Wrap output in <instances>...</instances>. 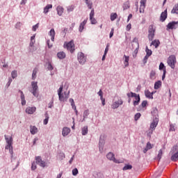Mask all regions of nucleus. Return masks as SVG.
Instances as JSON below:
<instances>
[{"label":"nucleus","mask_w":178,"mask_h":178,"mask_svg":"<svg viewBox=\"0 0 178 178\" xmlns=\"http://www.w3.org/2000/svg\"><path fill=\"white\" fill-rule=\"evenodd\" d=\"M5 140H6L7 145L6 146V149H9L11 156H13V146H12L13 139L12 137L8 138L6 135L4 136Z\"/></svg>","instance_id":"nucleus-2"},{"label":"nucleus","mask_w":178,"mask_h":178,"mask_svg":"<svg viewBox=\"0 0 178 178\" xmlns=\"http://www.w3.org/2000/svg\"><path fill=\"white\" fill-rule=\"evenodd\" d=\"M163 69H166V67H165L163 63H161L159 65V70H163Z\"/></svg>","instance_id":"nucleus-51"},{"label":"nucleus","mask_w":178,"mask_h":178,"mask_svg":"<svg viewBox=\"0 0 178 178\" xmlns=\"http://www.w3.org/2000/svg\"><path fill=\"white\" fill-rule=\"evenodd\" d=\"M131 169H133V166L129 164L125 165L124 167L122 168L123 170H130Z\"/></svg>","instance_id":"nucleus-35"},{"label":"nucleus","mask_w":178,"mask_h":178,"mask_svg":"<svg viewBox=\"0 0 178 178\" xmlns=\"http://www.w3.org/2000/svg\"><path fill=\"white\" fill-rule=\"evenodd\" d=\"M64 48H67V51H70L71 54H73V52H74L75 51L74 42H73V40H71L68 43H65Z\"/></svg>","instance_id":"nucleus-6"},{"label":"nucleus","mask_w":178,"mask_h":178,"mask_svg":"<svg viewBox=\"0 0 178 178\" xmlns=\"http://www.w3.org/2000/svg\"><path fill=\"white\" fill-rule=\"evenodd\" d=\"M155 74H156L155 71H151V72H150V79L152 80H154V79H155Z\"/></svg>","instance_id":"nucleus-43"},{"label":"nucleus","mask_w":178,"mask_h":178,"mask_svg":"<svg viewBox=\"0 0 178 178\" xmlns=\"http://www.w3.org/2000/svg\"><path fill=\"white\" fill-rule=\"evenodd\" d=\"M25 3H27V0H22L20 2V5H24Z\"/></svg>","instance_id":"nucleus-64"},{"label":"nucleus","mask_w":178,"mask_h":178,"mask_svg":"<svg viewBox=\"0 0 178 178\" xmlns=\"http://www.w3.org/2000/svg\"><path fill=\"white\" fill-rule=\"evenodd\" d=\"M37 111V108L35 107H28L26 108V113H28V115H33L34 112Z\"/></svg>","instance_id":"nucleus-13"},{"label":"nucleus","mask_w":178,"mask_h":178,"mask_svg":"<svg viewBox=\"0 0 178 178\" xmlns=\"http://www.w3.org/2000/svg\"><path fill=\"white\" fill-rule=\"evenodd\" d=\"M115 31V29H111V31L110 32V38H112V37H113V33Z\"/></svg>","instance_id":"nucleus-63"},{"label":"nucleus","mask_w":178,"mask_h":178,"mask_svg":"<svg viewBox=\"0 0 178 178\" xmlns=\"http://www.w3.org/2000/svg\"><path fill=\"white\" fill-rule=\"evenodd\" d=\"M82 136H87L88 134V126H84L81 129Z\"/></svg>","instance_id":"nucleus-21"},{"label":"nucleus","mask_w":178,"mask_h":178,"mask_svg":"<svg viewBox=\"0 0 178 178\" xmlns=\"http://www.w3.org/2000/svg\"><path fill=\"white\" fill-rule=\"evenodd\" d=\"M78 174H79V170H77V168H74V170H72L73 176H77Z\"/></svg>","instance_id":"nucleus-44"},{"label":"nucleus","mask_w":178,"mask_h":178,"mask_svg":"<svg viewBox=\"0 0 178 178\" xmlns=\"http://www.w3.org/2000/svg\"><path fill=\"white\" fill-rule=\"evenodd\" d=\"M38 26H39V24H36L35 25H34L32 29L33 31H35L37 29H38Z\"/></svg>","instance_id":"nucleus-58"},{"label":"nucleus","mask_w":178,"mask_h":178,"mask_svg":"<svg viewBox=\"0 0 178 178\" xmlns=\"http://www.w3.org/2000/svg\"><path fill=\"white\" fill-rule=\"evenodd\" d=\"M49 9H52V4H48L44 8L43 13L47 14L49 12Z\"/></svg>","instance_id":"nucleus-25"},{"label":"nucleus","mask_w":178,"mask_h":178,"mask_svg":"<svg viewBox=\"0 0 178 178\" xmlns=\"http://www.w3.org/2000/svg\"><path fill=\"white\" fill-rule=\"evenodd\" d=\"M78 60L81 65H84L87 60V57L84 56V53L80 52L78 54Z\"/></svg>","instance_id":"nucleus-7"},{"label":"nucleus","mask_w":178,"mask_h":178,"mask_svg":"<svg viewBox=\"0 0 178 178\" xmlns=\"http://www.w3.org/2000/svg\"><path fill=\"white\" fill-rule=\"evenodd\" d=\"M37 72H38V68H34L33 73H32V79L35 80V77H37Z\"/></svg>","instance_id":"nucleus-31"},{"label":"nucleus","mask_w":178,"mask_h":178,"mask_svg":"<svg viewBox=\"0 0 178 178\" xmlns=\"http://www.w3.org/2000/svg\"><path fill=\"white\" fill-rule=\"evenodd\" d=\"M177 27H178V21L169 22L167 25V29L168 30L176 29H177Z\"/></svg>","instance_id":"nucleus-9"},{"label":"nucleus","mask_w":178,"mask_h":178,"mask_svg":"<svg viewBox=\"0 0 178 178\" xmlns=\"http://www.w3.org/2000/svg\"><path fill=\"white\" fill-rule=\"evenodd\" d=\"M98 95L100 97V99L101 98H104V96H103V95H104V93L102 92V90H100L99 92H98Z\"/></svg>","instance_id":"nucleus-56"},{"label":"nucleus","mask_w":178,"mask_h":178,"mask_svg":"<svg viewBox=\"0 0 178 178\" xmlns=\"http://www.w3.org/2000/svg\"><path fill=\"white\" fill-rule=\"evenodd\" d=\"M30 131L31 134L34 135V134H37V133H38V129L36 128L35 126H31L30 127Z\"/></svg>","instance_id":"nucleus-18"},{"label":"nucleus","mask_w":178,"mask_h":178,"mask_svg":"<svg viewBox=\"0 0 178 178\" xmlns=\"http://www.w3.org/2000/svg\"><path fill=\"white\" fill-rule=\"evenodd\" d=\"M147 105H148V102H147L146 100H144L141 104L142 108H145Z\"/></svg>","instance_id":"nucleus-47"},{"label":"nucleus","mask_w":178,"mask_h":178,"mask_svg":"<svg viewBox=\"0 0 178 178\" xmlns=\"http://www.w3.org/2000/svg\"><path fill=\"white\" fill-rule=\"evenodd\" d=\"M145 52H146V55H147V56H151V55H152V50L148 49V47L146 46V49H145Z\"/></svg>","instance_id":"nucleus-34"},{"label":"nucleus","mask_w":178,"mask_h":178,"mask_svg":"<svg viewBox=\"0 0 178 178\" xmlns=\"http://www.w3.org/2000/svg\"><path fill=\"white\" fill-rule=\"evenodd\" d=\"M159 122V119L158 118H155L152 122L150 124V129H152V130H155V129L156 128V127L158 126V123Z\"/></svg>","instance_id":"nucleus-12"},{"label":"nucleus","mask_w":178,"mask_h":178,"mask_svg":"<svg viewBox=\"0 0 178 178\" xmlns=\"http://www.w3.org/2000/svg\"><path fill=\"white\" fill-rule=\"evenodd\" d=\"M31 169L32 170H35L37 169V165L35 164V162L32 163Z\"/></svg>","instance_id":"nucleus-50"},{"label":"nucleus","mask_w":178,"mask_h":178,"mask_svg":"<svg viewBox=\"0 0 178 178\" xmlns=\"http://www.w3.org/2000/svg\"><path fill=\"white\" fill-rule=\"evenodd\" d=\"M162 149H160L159 151V154H158V159H159V161H161V159L162 158Z\"/></svg>","instance_id":"nucleus-49"},{"label":"nucleus","mask_w":178,"mask_h":178,"mask_svg":"<svg viewBox=\"0 0 178 178\" xmlns=\"http://www.w3.org/2000/svg\"><path fill=\"white\" fill-rule=\"evenodd\" d=\"M62 91H63V85H61L59 89L58 90V95L59 101H60L61 102H65V101H67V99L69 98V94L70 92H64L62 93Z\"/></svg>","instance_id":"nucleus-1"},{"label":"nucleus","mask_w":178,"mask_h":178,"mask_svg":"<svg viewBox=\"0 0 178 178\" xmlns=\"http://www.w3.org/2000/svg\"><path fill=\"white\" fill-rule=\"evenodd\" d=\"M154 37H155V27H154V25H150L148 29L149 41H152Z\"/></svg>","instance_id":"nucleus-5"},{"label":"nucleus","mask_w":178,"mask_h":178,"mask_svg":"<svg viewBox=\"0 0 178 178\" xmlns=\"http://www.w3.org/2000/svg\"><path fill=\"white\" fill-rule=\"evenodd\" d=\"M86 24H87V19L83 20V22L80 24V26H79L80 33H81L83 30H84V26H86Z\"/></svg>","instance_id":"nucleus-24"},{"label":"nucleus","mask_w":178,"mask_h":178,"mask_svg":"<svg viewBox=\"0 0 178 178\" xmlns=\"http://www.w3.org/2000/svg\"><path fill=\"white\" fill-rule=\"evenodd\" d=\"M115 19H118V14L116 13H112L111 14V22H113Z\"/></svg>","instance_id":"nucleus-33"},{"label":"nucleus","mask_w":178,"mask_h":178,"mask_svg":"<svg viewBox=\"0 0 178 178\" xmlns=\"http://www.w3.org/2000/svg\"><path fill=\"white\" fill-rule=\"evenodd\" d=\"M140 118H141V113H137L135 115L134 119H135V120H138L140 119Z\"/></svg>","instance_id":"nucleus-45"},{"label":"nucleus","mask_w":178,"mask_h":178,"mask_svg":"<svg viewBox=\"0 0 178 178\" xmlns=\"http://www.w3.org/2000/svg\"><path fill=\"white\" fill-rule=\"evenodd\" d=\"M145 3H147V0H140V6L145 8Z\"/></svg>","instance_id":"nucleus-52"},{"label":"nucleus","mask_w":178,"mask_h":178,"mask_svg":"<svg viewBox=\"0 0 178 178\" xmlns=\"http://www.w3.org/2000/svg\"><path fill=\"white\" fill-rule=\"evenodd\" d=\"M145 95L146 98H149V99H154V92H149V90L145 91Z\"/></svg>","instance_id":"nucleus-15"},{"label":"nucleus","mask_w":178,"mask_h":178,"mask_svg":"<svg viewBox=\"0 0 178 178\" xmlns=\"http://www.w3.org/2000/svg\"><path fill=\"white\" fill-rule=\"evenodd\" d=\"M162 86V82L161 81H158L154 83V90H158L159 88H161V86Z\"/></svg>","instance_id":"nucleus-26"},{"label":"nucleus","mask_w":178,"mask_h":178,"mask_svg":"<svg viewBox=\"0 0 178 178\" xmlns=\"http://www.w3.org/2000/svg\"><path fill=\"white\" fill-rule=\"evenodd\" d=\"M171 13H173V14H176V15H178V4H175V6L173 7L172 11H171Z\"/></svg>","instance_id":"nucleus-29"},{"label":"nucleus","mask_w":178,"mask_h":178,"mask_svg":"<svg viewBox=\"0 0 178 178\" xmlns=\"http://www.w3.org/2000/svg\"><path fill=\"white\" fill-rule=\"evenodd\" d=\"M70 102L72 106V109L76 110V105L74 104V100L73 99H70Z\"/></svg>","instance_id":"nucleus-41"},{"label":"nucleus","mask_w":178,"mask_h":178,"mask_svg":"<svg viewBox=\"0 0 178 178\" xmlns=\"http://www.w3.org/2000/svg\"><path fill=\"white\" fill-rule=\"evenodd\" d=\"M108 51H109V44H107L106 47L105 49V51H104L105 55H106V54H108Z\"/></svg>","instance_id":"nucleus-59"},{"label":"nucleus","mask_w":178,"mask_h":178,"mask_svg":"<svg viewBox=\"0 0 178 178\" xmlns=\"http://www.w3.org/2000/svg\"><path fill=\"white\" fill-rule=\"evenodd\" d=\"M124 57L125 58L124 65L125 67H127V66H129V60L130 58L126 55H124Z\"/></svg>","instance_id":"nucleus-27"},{"label":"nucleus","mask_w":178,"mask_h":178,"mask_svg":"<svg viewBox=\"0 0 178 178\" xmlns=\"http://www.w3.org/2000/svg\"><path fill=\"white\" fill-rule=\"evenodd\" d=\"M116 103L118 104V105H123V100L122 99H119L118 101L116 102Z\"/></svg>","instance_id":"nucleus-60"},{"label":"nucleus","mask_w":178,"mask_h":178,"mask_svg":"<svg viewBox=\"0 0 178 178\" xmlns=\"http://www.w3.org/2000/svg\"><path fill=\"white\" fill-rule=\"evenodd\" d=\"M130 30H131V24H129L127 26V31H130Z\"/></svg>","instance_id":"nucleus-62"},{"label":"nucleus","mask_w":178,"mask_h":178,"mask_svg":"<svg viewBox=\"0 0 178 178\" xmlns=\"http://www.w3.org/2000/svg\"><path fill=\"white\" fill-rule=\"evenodd\" d=\"M106 156L109 159V161H113V162H114L115 163H122V161H119V160H117L115 158V154H113V153L112 152H109Z\"/></svg>","instance_id":"nucleus-10"},{"label":"nucleus","mask_w":178,"mask_h":178,"mask_svg":"<svg viewBox=\"0 0 178 178\" xmlns=\"http://www.w3.org/2000/svg\"><path fill=\"white\" fill-rule=\"evenodd\" d=\"M101 138H102V136L100 137V140L99 143V149H101V147L102 148V143H104V140H101Z\"/></svg>","instance_id":"nucleus-57"},{"label":"nucleus","mask_w":178,"mask_h":178,"mask_svg":"<svg viewBox=\"0 0 178 178\" xmlns=\"http://www.w3.org/2000/svg\"><path fill=\"white\" fill-rule=\"evenodd\" d=\"M35 161H36V163L39 165V166H41V168H45V166H47V163L42 161V159H41V156H36Z\"/></svg>","instance_id":"nucleus-8"},{"label":"nucleus","mask_w":178,"mask_h":178,"mask_svg":"<svg viewBox=\"0 0 178 178\" xmlns=\"http://www.w3.org/2000/svg\"><path fill=\"white\" fill-rule=\"evenodd\" d=\"M34 44H35V35L31 37L30 47H33Z\"/></svg>","instance_id":"nucleus-28"},{"label":"nucleus","mask_w":178,"mask_h":178,"mask_svg":"<svg viewBox=\"0 0 178 178\" xmlns=\"http://www.w3.org/2000/svg\"><path fill=\"white\" fill-rule=\"evenodd\" d=\"M152 148V145H151V143L149 142H148L147 143L146 147L145 148L143 152L145 154V152H147V151H148V149H151Z\"/></svg>","instance_id":"nucleus-30"},{"label":"nucleus","mask_w":178,"mask_h":178,"mask_svg":"<svg viewBox=\"0 0 178 178\" xmlns=\"http://www.w3.org/2000/svg\"><path fill=\"white\" fill-rule=\"evenodd\" d=\"M56 10L58 16H62V15H63V10H64L63 7L58 6L56 8Z\"/></svg>","instance_id":"nucleus-20"},{"label":"nucleus","mask_w":178,"mask_h":178,"mask_svg":"<svg viewBox=\"0 0 178 178\" xmlns=\"http://www.w3.org/2000/svg\"><path fill=\"white\" fill-rule=\"evenodd\" d=\"M177 160H178V152H176L171 156V161L176 162L177 161Z\"/></svg>","instance_id":"nucleus-32"},{"label":"nucleus","mask_w":178,"mask_h":178,"mask_svg":"<svg viewBox=\"0 0 178 178\" xmlns=\"http://www.w3.org/2000/svg\"><path fill=\"white\" fill-rule=\"evenodd\" d=\"M89 113H88V110H86L83 112V119H86V118H87V116H88Z\"/></svg>","instance_id":"nucleus-54"},{"label":"nucleus","mask_w":178,"mask_h":178,"mask_svg":"<svg viewBox=\"0 0 178 178\" xmlns=\"http://www.w3.org/2000/svg\"><path fill=\"white\" fill-rule=\"evenodd\" d=\"M168 17V10H165L164 12L161 13L160 20L161 22H165Z\"/></svg>","instance_id":"nucleus-14"},{"label":"nucleus","mask_w":178,"mask_h":178,"mask_svg":"<svg viewBox=\"0 0 178 178\" xmlns=\"http://www.w3.org/2000/svg\"><path fill=\"white\" fill-rule=\"evenodd\" d=\"M32 90L31 92L34 95L36 98H38V85L37 82L33 81L31 83Z\"/></svg>","instance_id":"nucleus-4"},{"label":"nucleus","mask_w":178,"mask_h":178,"mask_svg":"<svg viewBox=\"0 0 178 178\" xmlns=\"http://www.w3.org/2000/svg\"><path fill=\"white\" fill-rule=\"evenodd\" d=\"M129 8H130V5L129 4V3H125L123 6L124 10L129 9Z\"/></svg>","instance_id":"nucleus-46"},{"label":"nucleus","mask_w":178,"mask_h":178,"mask_svg":"<svg viewBox=\"0 0 178 178\" xmlns=\"http://www.w3.org/2000/svg\"><path fill=\"white\" fill-rule=\"evenodd\" d=\"M111 108H112V109H118V108H119V105L118 104V103L116 102H115L111 105Z\"/></svg>","instance_id":"nucleus-40"},{"label":"nucleus","mask_w":178,"mask_h":178,"mask_svg":"<svg viewBox=\"0 0 178 178\" xmlns=\"http://www.w3.org/2000/svg\"><path fill=\"white\" fill-rule=\"evenodd\" d=\"M70 133V128L64 127L62 131V134L63 137H66Z\"/></svg>","instance_id":"nucleus-17"},{"label":"nucleus","mask_w":178,"mask_h":178,"mask_svg":"<svg viewBox=\"0 0 178 178\" xmlns=\"http://www.w3.org/2000/svg\"><path fill=\"white\" fill-rule=\"evenodd\" d=\"M58 59H65L66 58V54L63 51H60L57 54Z\"/></svg>","instance_id":"nucleus-22"},{"label":"nucleus","mask_w":178,"mask_h":178,"mask_svg":"<svg viewBox=\"0 0 178 178\" xmlns=\"http://www.w3.org/2000/svg\"><path fill=\"white\" fill-rule=\"evenodd\" d=\"M45 119L43 121L44 124H48V121L49 120V116H48V113H45Z\"/></svg>","instance_id":"nucleus-36"},{"label":"nucleus","mask_w":178,"mask_h":178,"mask_svg":"<svg viewBox=\"0 0 178 178\" xmlns=\"http://www.w3.org/2000/svg\"><path fill=\"white\" fill-rule=\"evenodd\" d=\"M86 3L88 5V9H92V3L88 0H86Z\"/></svg>","instance_id":"nucleus-37"},{"label":"nucleus","mask_w":178,"mask_h":178,"mask_svg":"<svg viewBox=\"0 0 178 178\" xmlns=\"http://www.w3.org/2000/svg\"><path fill=\"white\" fill-rule=\"evenodd\" d=\"M159 44H161V42H159V40H154L151 42L150 46L152 47V45H154L155 48H158L159 47Z\"/></svg>","instance_id":"nucleus-23"},{"label":"nucleus","mask_w":178,"mask_h":178,"mask_svg":"<svg viewBox=\"0 0 178 178\" xmlns=\"http://www.w3.org/2000/svg\"><path fill=\"white\" fill-rule=\"evenodd\" d=\"M19 92L21 94V99H25V98H24V93H23V91L19 90Z\"/></svg>","instance_id":"nucleus-61"},{"label":"nucleus","mask_w":178,"mask_h":178,"mask_svg":"<svg viewBox=\"0 0 178 178\" xmlns=\"http://www.w3.org/2000/svg\"><path fill=\"white\" fill-rule=\"evenodd\" d=\"M154 129H149L148 132H147V136L148 137H151V135L154 133Z\"/></svg>","instance_id":"nucleus-48"},{"label":"nucleus","mask_w":178,"mask_h":178,"mask_svg":"<svg viewBox=\"0 0 178 178\" xmlns=\"http://www.w3.org/2000/svg\"><path fill=\"white\" fill-rule=\"evenodd\" d=\"M144 9H145V7L140 6V8H139L140 13H144Z\"/></svg>","instance_id":"nucleus-55"},{"label":"nucleus","mask_w":178,"mask_h":178,"mask_svg":"<svg viewBox=\"0 0 178 178\" xmlns=\"http://www.w3.org/2000/svg\"><path fill=\"white\" fill-rule=\"evenodd\" d=\"M67 12L70 13V12H73V10H74V6L72 5V6H69L67 8Z\"/></svg>","instance_id":"nucleus-38"},{"label":"nucleus","mask_w":178,"mask_h":178,"mask_svg":"<svg viewBox=\"0 0 178 178\" xmlns=\"http://www.w3.org/2000/svg\"><path fill=\"white\" fill-rule=\"evenodd\" d=\"M49 35H50L51 41H55V29H51L49 33Z\"/></svg>","instance_id":"nucleus-19"},{"label":"nucleus","mask_w":178,"mask_h":178,"mask_svg":"<svg viewBox=\"0 0 178 178\" xmlns=\"http://www.w3.org/2000/svg\"><path fill=\"white\" fill-rule=\"evenodd\" d=\"M128 98H133L134 96H136V93L133 92H130L129 93L127 94Z\"/></svg>","instance_id":"nucleus-42"},{"label":"nucleus","mask_w":178,"mask_h":178,"mask_svg":"<svg viewBox=\"0 0 178 178\" xmlns=\"http://www.w3.org/2000/svg\"><path fill=\"white\" fill-rule=\"evenodd\" d=\"M176 56L171 55L168 58L167 63L168 66H170L171 69H175L176 65Z\"/></svg>","instance_id":"nucleus-3"},{"label":"nucleus","mask_w":178,"mask_h":178,"mask_svg":"<svg viewBox=\"0 0 178 178\" xmlns=\"http://www.w3.org/2000/svg\"><path fill=\"white\" fill-rule=\"evenodd\" d=\"M95 13L94 12V8L92 9L90 13V20L91 24H97V19L94 17Z\"/></svg>","instance_id":"nucleus-11"},{"label":"nucleus","mask_w":178,"mask_h":178,"mask_svg":"<svg viewBox=\"0 0 178 178\" xmlns=\"http://www.w3.org/2000/svg\"><path fill=\"white\" fill-rule=\"evenodd\" d=\"M133 98H135L136 100L134 101V106H137L140 104V95H137L136 93V95L133 97Z\"/></svg>","instance_id":"nucleus-16"},{"label":"nucleus","mask_w":178,"mask_h":178,"mask_svg":"<svg viewBox=\"0 0 178 178\" xmlns=\"http://www.w3.org/2000/svg\"><path fill=\"white\" fill-rule=\"evenodd\" d=\"M47 69L48 70H54V66H52V64H51V63H48Z\"/></svg>","instance_id":"nucleus-53"},{"label":"nucleus","mask_w":178,"mask_h":178,"mask_svg":"<svg viewBox=\"0 0 178 178\" xmlns=\"http://www.w3.org/2000/svg\"><path fill=\"white\" fill-rule=\"evenodd\" d=\"M11 76L13 79H16L17 77V71L14 70L11 72Z\"/></svg>","instance_id":"nucleus-39"}]
</instances>
